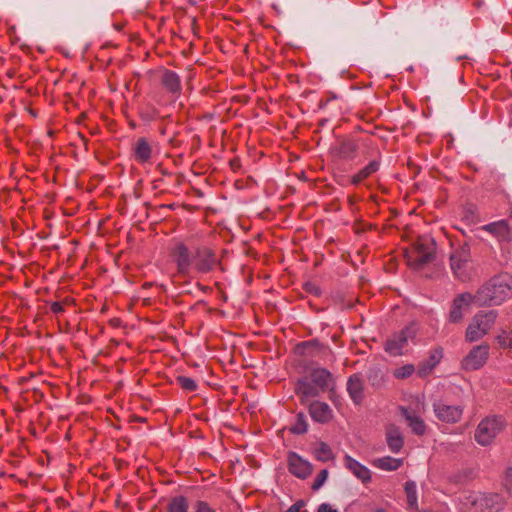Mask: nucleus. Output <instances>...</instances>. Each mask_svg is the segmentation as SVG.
<instances>
[{"instance_id": "nucleus-1", "label": "nucleus", "mask_w": 512, "mask_h": 512, "mask_svg": "<svg viewBox=\"0 0 512 512\" xmlns=\"http://www.w3.org/2000/svg\"><path fill=\"white\" fill-rule=\"evenodd\" d=\"M512 296V275L500 273L486 281L475 293L476 305H500Z\"/></svg>"}, {"instance_id": "nucleus-2", "label": "nucleus", "mask_w": 512, "mask_h": 512, "mask_svg": "<svg viewBox=\"0 0 512 512\" xmlns=\"http://www.w3.org/2000/svg\"><path fill=\"white\" fill-rule=\"evenodd\" d=\"M449 259L450 268L455 278L461 282L470 281L473 270L470 246L464 243L453 248Z\"/></svg>"}, {"instance_id": "nucleus-3", "label": "nucleus", "mask_w": 512, "mask_h": 512, "mask_svg": "<svg viewBox=\"0 0 512 512\" xmlns=\"http://www.w3.org/2000/svg\"><path fill=\"white\" fill-rule=\"evenodd\" d=\"M435 253V240L429 236H419L414 243L411 254L408 256V263L414 268L420 269L434 260Z\"/></svg>"}, {"instance_id": "nucleus-4", "label": "nucleus", "mask_w": 512, "mask_h": 512, "mask_svg": "<svg viewBox=\"0 0 512 512\" xmlns=\"http://www.w3.org/2000/svg\"><path fill=\"white\" fill-rule=\"evenodd\" d=\"M506 422L502 416H491L484 418L477 426L475 440L481 446L490 445L495 438L503 431Z\"/></svg>"}, {"instance_id": "nucleus-5", "label": "nucleus", "mask_w": 512, "mask_h": 512, "mask_svg": "<svg viewBox=\"0 0 512 512\" xmlns=\"http://www.w3.org/2000/svg\"><path fill=\"white\" fill-rule=\"evenodd\" d=\"M496 318L497 313L494 310L478 312L467 327L466 340L469 342L480 340L492 328Z\"/></svg>"}, {"instance_id": "nucleus-6", "label": "nucleus", "mask_w": 512, "mask_h": 512, "mask_svg": "<svg viewBox=\"0 0 512 512\" xmlns=\"http://www.w3.org/2000/svg\"><path fill=\"white\" fill-rule=\"evenodd\" d=\"M415 336V328L413 326H407L399 333H396L387 339L385 351L392 356L402 355L408 350L409 341H413Z\"/></svg>"}, {"instance_id": "nucleus-7", "label": "nucleus", "mask_w": 512, "mask_h": 512, "mask_svg": "<svg viewBox=\"0 0 512 512\" xmlns=\"http://www.w3.org/2000/svg\"><path fill=\"white\" fill-rule=\"evenodd\" d=\"M171 256L176 263L180 275L188 276L192 270L193 252L182 241H175L171 248Z\"/></svg>"}, {"instance_id": "nucleus-8", "label": "nucleus", "mask_w": 512, "mask_h": 512, "mask_svg": "<svg viewBox=\"0 0 512 512\" xmlns=\"http://www.w3.org/2000/svg\"><path fill=\"white\" fill-rule=\"evenodd\" d=\"M476 304L475 294L464 292L454 297L450 311L448 314V320L451 323H460L466 312L469 311L472 304Z\"/></svg>"}, {"instance_id": "nucleus-9", "label": "nucleus", "mask_w": 512, "mask_h": 512, "mask_svg": "<svg viewBox=\"0 0 512 512\" xmlns=\"http://www.w3.org/2000/svg\"><path fill=\"white\" fill-rule=\"evenodd\" d=\"M490 347L481 344L473 347L466 357L463 358L461 366L466 371H475L485 365L489 357Z\"/></svg>"}, {"instance_id": "nucleus-10", "label": "nucleus", "mask_w": 512, "mask_h": 512, "mask_svg": "<svg viewBox=\"0 0 512 512\" xmlns=\"http://www.w3.org/2000/svg\"><path fill=\"white\" fill-rule=\"evenodd\" d=\"M216 264V256L210 248L202 246L194 249L192 269L198 273H208L214 269Z\"/></svg>"}, {"instance_id": "nucleus-11", "label": "nucleus", "mask_w": 512, "mask_h": 512, "mask_svg": "<svg viewBox=\"0 0 512 512\" xmlns=\"http://www.w3.org/2000/svg\"><path fill=\"white\" fill-rule=\"evenodd\" d=\"M433 410L436 417L446 423L458 422L463 414V408L459 405H447L441 401L433 403Z\"/></svg>"}, {"instance_id": "nucleus-12", "label": "nucleus", "mask_w": 512, "mask_h": 512, "mask_svg": "<svg viewBox=\"0 0 512 512\" xmlns=\"http://www.w3.org/2000/svg\"><path fill=\"white\" fill-rule=\"evenodd\" d=\"M289 472L297 478L306 479L312 473V465L295 452L288 454Z\"/></svg>"}, {"instance_id": "nucleus-13", "label": "nucleus", "mask_w": 512, "mask_h": 512, "mask_svg": "<svg viewBox=\"0 0 512 512\" xmlns=\"http://www.w3.org/2000/svg\"><path fill=\"white\" fill-rule=\"evenodd\" d=\"M493 235L499 242H510L512 240V230L506 220H499L479 228Z\"/></svg>"}, {"instance_id": "nucleus-14", "label": "nucleus", "mask_w": 512, "mask_h": 512, "mask_svg": "<svg viewBox=\"0 0 512 512\" xmlns=\"http://www.w3.org/2000/svg\"><path fill=\"white\" fill-rule=\"evenodd\" d=\"M153 155V145L145 137L137 139L133 145V156L139 164L150 162Z\"/></svg>"}, {"instance_id": "nucleus-15", "label": "nucleus", "mask_w": 512, "mask_h": 512, "mask_svg": "<svg viewBox=\"0 0 512 512\" xmlns=\"http://www.w3.org/2000/svg\"><path fill=\"white\" fill-rule=\"evenodd\" d=\"M309 414L313 421L322 424L329 422L333 417V411L330 406L321 401H313L309 405Z\"/></svg>"}, {"instance_id": "nucleus-16", "label": "nucleus", "mask_w": 512, "mask_h": 512, "mask_svg": "<svg viewBox=\"0 0 512 512\" xmlns=\"http://www.w3.org/2000/svg\"><path fill=\"white\" fill-rule=\"evenodd\" d=\"M161 83L175 100L180 97L182 91L181 79L176 72L165 70L161 77Z\"/></svg>"}, {"instance_id": "nucleus-17", "label": "nucleus", "mask_w": 512, "mask_h": 512, "mask_svg": "<svg viewBox=\"0 0 512 512\" xmlns=\"http://www.w3.org/2000/svg\"><path fill=\"white\" fill-rule=\"evenodd\" d=\"M295 391L302 401L317 397L321 393L320 389L312 382L310 377L299 379Z\"/></svg>"}, {"instance_id": "nucleus-18", "label": "nucleus", "mask_w": 512, "mask_h": 512, "mask_svg": "<svg viewBox=\"0 0 512 512\" xmlns=\"http://www.w3.org/2000/svg\"><path fill=\"white\" fill-rule=\"evenodd\" d=\"M386 442L393 453H398L404 446V437L399 427L390 424L386 428Z\"/></svg>"}, {"instance_id": "nucleus-19", "label": "nucleus", "mask_w": 512, "mask_h": 512, "mask_svg": "<svg viewBox=\"0 0 512 512\" xmlns=\"http://www.w3.org/2000/svg\"><path fill=\"white\" fill-rule=\"evenodd\" d=\"M465 506H470L474 512H489L488 495L471 492L465 497L463 502Z\"/></svg>"}, {"instance_id": "nucleus-20", "label": "nucleus", "mask_w": 512, "mask_h": 512, "mask_svg": "<svg viewBox=\"0 0 512 512\" xmlns=\"http://www.w3.org/2000/svg\"><path fill=\"white\" fill-rule=\"evenodd\" d=\"M310 379L320 389L321 392L329 389L332 383L331 373L324 368L314 369L310 374Z\"/></svg>"}, {"instance_id": "nucleus-21", "label": "nucleus", "mask_w": 512, "mask_h": 512, "mask_svg": "<svg viewBox=\"0 0 512 512\" xmlns=\"http://www.w3.org/2000/svg\"><path fill=\"white\" fill-rule=\"evenodd\" d=\"M402 415L407 421L408 426L411 428L415 435L422 436L426 432V425L424 421L414 413H411L406 408H401Z\"/></svg>"}, {"instance_id": "nucleus-22", "label": "nucleus", "mask_w": 512, "mask_h": 512, "mask_svg": "<svg viewBox=\"0 0 512 512\" xmlns=\"http://www.w3.org/2000/svg\"><path fill=\"white\" fill-rule=\"evenodd\" d=\"M373 465L381 470L395 471L403 465V459L385 456L375 459Z\"/></svg>"}, {"instance_id": "nucleus-23", "label": "nucleus", "mask_w": 512, "mask_h": 512, "mask_svg": "<svg viewBox=\"0 0 512 512\" xmlns=\"http://www.w3.org/2000/svg\"><path fill=\"white\" fill-rule=\"evenodd\" d=\"M378 169L379 162L376 159L370 160L367 165L359 169V171L354 174V185L364 181L366 178L378 171Z\"/></svg>"}, {"instance_id": "nucleus-24", "label": "nucleus", "mask_w": 512, "mask_h": 512, "mask_svg": "<svg viewBox=\"0 0 512 512\" xmlns=\"http://www.w3.org/2000/svg\"><path fill=\"white\" fill-rule=\"evenodd\" d=\"M404 490L407 496V505L410 511L418 510L417 503V488L416 483L414 481H407L404 486Z\"/></svg>"}, {"instance_id": "nucleus-25", "label": "nucleus", "mask_w": 512, "mask_h": 512, "mask_svg": "<svg viewBox=\"0 0 512 512\" xmlns=\"http://www.w3.org/2000/svg\"><path fill=\"white\" fill-rule=\"evenodd\" d=\"M188 500L184 496L173 497L167 506V512H188Z\"/></svg>"}, {"instance_id": "nucleus-26", "label": "nucleus", "mask_w": 512, "mask_h": 512, "mask_svg": "<svg viewBox=\"0 0 512 512\" xmlns=\"http://www.w3.org/2000/svg\"><path fill=\"white\" fill-rule=\"evenodd\" d=\"M293 434H304L308 431V423L306 416L303 413H298L295 418V422L290 428Z\"/></svg>"}, {"instance_id": "nucleus-27", "label": "nucleus", "mask_w": 512, "mask_h": 512, "mask_svg": "<svg viewBox=\"0 0 512 512\" xmlns=\"http://www.w3.org/2000/svg\"><path fill=\"white\" fill-rule=\"evenodd\" d=\"M371 140H372V137L368 134L361 135L357 138L354 137V148H353L354 158L358 157L360 152L363 155L366 153V146H367L368 142L371 143Z\"/></svg>"}, {"instance_id": "nucleus-28", "label": "nucleus", "mask_w": 512, "mask_h": 512, "mask_svg": "<svg viewBox=\"0 0 512 512\" xmlns=\"http://www.w3.org/2000/svg\"><path fill=\"white\" fill-rule=\"evenodd\" d=\"M354 476L361 480L363 484L369 483L372 478L371 471L356 460H354Z\"/></svg>"}, {"instance_id": "nucleus-29", "label": "nucleus", "mask_w": 512, "mask_h": 512, "mask_svg": "<svg viewBox=\"0 0 512 512\" xmlns=\"http://www.w3.org/2000/svg\"><path fill=\"white\" fill-rule=\"evenodd\" d=\"M505 505L504 499L499 494H488V508L489 512L500 511Z\"/></svg>"}, {"instance_id": "nucleus-30", "label": "nucleus", "mask_w": 512, "mask_h": 512, "mask_svg": "<svg viewBox=\"0 0 512 512\" xmlns=\"http://www.w3.org/2000/svg\"><path fill=\"white\" fill-rule=\"evenodd\" d=\"M315 457L320 461H328L332 458V452L325 443H320L315 449Z\"/></svg>"}, {"instance_id": "nucleus-31", "label": "nucleus", "mask_w": 512, "mask_h": 512, "mask_svg": "<svg viewBox=\"0 0 512 512\" xmlns=\"http://www.w3.org/2000/svg\"><path fill=\"white\" fill-rule=\"evenodd\" d=\"M177 383L186 391L194 392L197 389V384L194 379L187 376L177 377Z\"/></svg>"}, {"instance_id": "nucleus-32", "label": "nucleus", "mask_w": 512, "mask_h": 512, "mask_svg": "<svg viewBox=\"0 0 512 512\" xmlns=\"http://www.w3.org/2000/svg\"><path fill=\"white\" fill-rule=\"evenodd\" d=\"M443 357V349L437 347L429 352V357L425 360L430 366L435 368Z\"/></svg>"}, {"instance_id": "nucleus-33", "label": "nucleus", "mask_w": 512, "mask_h": 512, "mask_svg": "<svg viewBox=\"0 0 512 512\" xmlns=\"http://www.w3.org/2000/svg\"><path fill=\"white\" fill-rule=\"evenodd\" d=\"M415 368L411 364L404 365L395 370L394 376L398 379H405L411 376L414 372Z\"/></svg>"}, {"instance_id": "nucleus-34", "label": "nucleus", "mask_w": 512, "mask_h": 512, "mask_svg": "<svg viewBox=\"0 0 512 512\" xmlns=\"http://www.w3.org/2000/svg\"><path fill=\"white\" fill-rule=\"evenodd\" d=\"M327 478H328V470L327 469L321 470L312 484V489L314 491L319 490L323 486V484L326 482Z\"/></svg>"}, {"instance_id": "nucleus-35", "label": "nucleus", "mask_w": 512, "mask_h": 512, "mask_svg": "<svg viewBox=\"0 0 512 512\" xmlns=\"http://www.w3.org/2000/svg\"><path fill=\"white\" fill-rule=\"evenodd\" d=\"M498 343L506 348H512V331H503L497 337Z\"/></svg>"}, {"instance_id": "nucleus-36", "label": "nucleus", "mask_w": 512, "mask_h": 512, "mask_svg": "<svg viewBox=\"0 0 512 512\" xmlns=\"http://www.w3.org/2000/svg\"><path fill=\"white\" fill-rule=\"evenodd\" d=\"M502 483H503V487L505 488L506 492L512 496V467H508L505 470Z\"/></svg>"}, {"instance_id": "nucleus-37", "label": "nucleus", "mask_w": 512, "mask_h": 512, "mask_svg": "<svg viewBox=\"0 0 512 512\" xmlns=\"http://www.w3.org/2000/svg\"><path fill=\"white\" fill-rule=\"evenodd\" d=\"M193 512H216L210 504L203 500H198L193 506Z\"/></svg>"}, {"instance_id": "nucleus-38", "label": "nucleus", "mask_w": 512, "mask_h": 512, "mask_svg": "<svg viewBox=\"0 0 512 512\" xmlns=\"http://www.w3.org/2000/svg\"><path fill=\"white\" fill-rule=\"evenodd\" d=\"M433 369L434 368L424 360L419 364L417 373L420 377H426L432 372Z\"/></svg>"}, {"instance_id": "nucleus-39", "label": "nucleus", "mask_w": 512, "mask_h": 512, "mask_svg": "<svg viewBox=\"0 0 512 512\" xmlns=\"http://www.w3.org/2000/svg\"><path fill=\"white\" fill-rule=\"evenodd\" d=\"M50 309L54 314H60V313L64 312L63 305L57 301L51 303Z\"/></svg>"}, {"instance_id": "nucleus-40", "label": "nucleus", "mask_w": 512, "mask_h": 512, "mask_svg": "<svg viewBox=\"0 0 512 512\" xmlns=\"http://www.w3.org/2000/svg\"><path fill=\"white\" fill-rule=\"evenodd\" d=\"M317 512H338L337 509H334L330 504L322 503L319 505Z\"/></svg>"}, {"instance_id": "nucleus-41", "label": "nucleus", "mask_w": 512, "mask_h": 512, "mask_svg": "<svg viewBox=\"0 0 512 512\" xmlns=\"http://www.w3.org/2000/svg\"><path fill=\"white\" fill-rule=\"evenodd\" d=\"M304 505V502L303 501H298L296 503H294L293 505H291L286 512H299L300 509L303 507Z\"/></svg>"}, {"instance_id": "nucleus-42", "label": "nucleus", "mask_w": 512, "mask_h": 512, "mask_svg": "<svg viewBox=\"0 0 512 512\" xmlns=\"http://www.w3.org/2000/svg\"><path fill=\"white\" fill-rule=\"evenodd\" d=\"M366 230L365 225L362 223H358L357 220L354 219V234H360L361 232H364Z\"/></svg>"}, {"instance_id": "nucleus-43", "label": "nucleus", "mask_w": 512, "mask_h": 512, "mask_svg": "<svg viewBox=\"0 0 512 512\" xmlns=\"http://www.w3.org/2000/svg\"><path fill=\"white\" fill-rule=\"evenodd\" d=\"M354 403H358L359 400V392H358V379L354 377Z\"/></svg>"}, {"instance_id": "nucleus-44", "label": "nucleus", "mask_w": 512, "mask_h": 512, "mask_svg": "<svg viewBox=\"0 0 512 512\" xmlns=\"http://www.w3.org/2000/svg\"><path fill=\"white\" fill-rule=\"evenodd\" d=\"M346 390L348 394L352 397V375L347 378Z\"/></svg>"}, {"instance_id": "nucleus-45", "label": "nucleus", "mask_w": 512, "mask_h": 512, "mask_svg": "<svg viewBox=\"0 0 512 512\" xmlns=\"http://www.w3.org/2000/svg\"><path fill=\"white\" fill-rule=\"evenodd\" d=\"M345 462H346L347 468L352 469V457L347 455L346 459H345Z\"/></svg>"}, {"instance_id": "nucleus-46", "label": "nucleus", "mask_w": 512, "mask_h": 512, "mask_svg": "<svg viewBox=\"0 0 512 512\" xmlns=\"http://www.w3.org/2000/svg\"><path fill=\"white\" fill-rule=\"evenodd\" d=\"M359 281H360V285H363V283H364V281H365V280H364V278H363V277H360Z\"/></svg>"}, {"instance_id": "nucleus-47", "label": "nucleus", "mask_w": 512, "mask_h": 512, "mask_svg": "<svg viewBox=\"0 0 512 512\" xmlns=\"http://www.w3.org/2000/svg\"><path fill=\"white\" fill-rule=\"evenodd\" d=\"M357 254H358V256H361V257H362V255H363V251H362V250H359V251L357 252Z\"/></svg>"}, {"instance_id": "nucleus-48", "label": "nucleus", "mask_w": 512, "mask_h": 512, "mask_svg": "<svg viewBox=\"0 0 512 512\" xmlns=\"http://www.w3.org/2000/svg\"><path fill=\"white\" fill-rule=\"evenodd\" d=\"M347 200H348L349 203L352 202V198L350 196L347 197Z\"/></svg>"}, {"instance_id": "nucleus-49", "label": "nucleus", "mask_w": 512, "mask_h": 512, "mask_svg": "<svg viewBox=\"0 0 512 512\" xmlns=\"http://www.w3.org/2000/svg\"><path fill=\"white\" fill-rule=\"evenodd\" d=\"M377 512H385L384 510L380 509V510H377Z\"/></svg>"}, {"instance_id": "nucleus-50", "label": "nucleus", "mask_w": 512, "mask_h": 512, "mask_svg": "<svg viewBox=\"0 0 512 512\" xmlns=\"http://www.w3.org/2000/svg\"><path fill=\"white\" fill-rule=\"evenodd\" d=\"M510 217L512 218V209H511Z\"/></svg>"}]
</instances>
